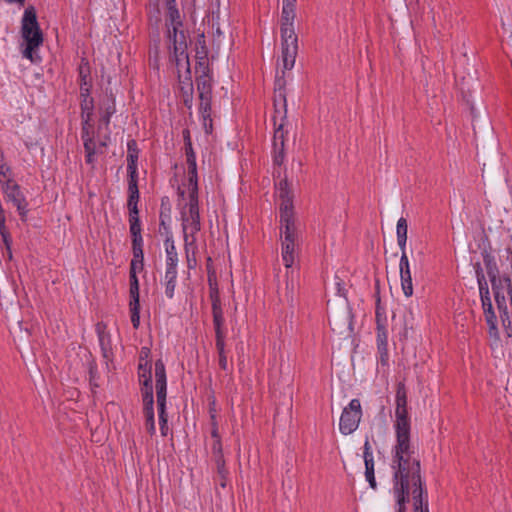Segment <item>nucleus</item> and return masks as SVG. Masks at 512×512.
I'll list each match as a JSON object with an SVG mask.
<instances>
[{"instance_id": "13", "label": "nucleus", "mask_w": 512, "mask_h": 512, "mask_svg": "<svg viewBox=\"0 0 512 512\" xmlns=\"http://www.w3.org/2000/svg\"><path fill=\"white\" fill-rule=\"evenodd\" d=\"M279 198L281 199L279 211L280 217L287 212L288 215L293 216V202L292 195L289 190V185L286 179L281 180L278 185Z\"/></svg>"}, {"instance_id": "38", "label": "nucleus", "mask_w": 512, "mask_h": 512, "mask_svg": "<svg viewBox=\"0 0 512 512\" xmlns=\"http://www.w3.org/2000/svg\"><path fill=\"white\" fill-rule=\"evenodd\" d=\"M130 233L131 236H137L141 234V225L138 214H129Z\"/></svg>"}, {"instance_id": "8", "label": "nucleus", "mask_w": 512, "mask_h": 512, "mask_svg": "<svg viewBox=\"0 0 512 512\" xmlns=\"http://www.w3.org/2000/svg\"><path fill=\"white\" fill-rule=\"evenodd\" d=\"M154 373L158 411H163L166 410L167 384L165 366L162 360L155 362Z\"/></svg>"}, {"instance_id": "30", "label": "nucleus", "mask_w": 512, "mask_h": 512, "mask_svg": "<svg viewBox=\"0 0 512 512\" xmlns=\"http://www.w3.org/2000/svg\"><path fill=\"white\" fill-rule=\"evenodd\" d=\"M211 98L212 95H200L199 100V111L201 113L202 119H208L211 115Z\"/></svg>"}, {"instance_id": "1", "label": "nucleus", "mask_w": 512, "mask_h": 512, "mask_svg": "<svg viewBox=\"0 0 512 512\" xmlns=\"http://www.w3.org/2000/svg\"><path fill=\"white\" fill-rule=\"evenodd\" d=\"M396 444L393 448L392 469L394 494L399 506L397 512H404V503L410 494L424 492L420 460L410 442V421L407 411V395L404 383L396 391L395 410Z\"/></svg>"}, {"instance_id": "39", "label": "nucleus", "mask_w": 512, "mask_h": 512, "mask_svg": "<svg viewBox=\"0 0 512 512\" xmlns=\"http://www.w3.org/2000/svg\"><path fill=\"white\" fill-rule=\"evenodd\" d=\"M143 260L144 255L140 254V257H136V254H133V259L130 264V272L129 275H137V271H141L143 269Z\"/></svg>"}, {"instance_id": "18", "label": "nucleus", "mask_w": 512, "mask_h": 512, "mask_svg": "<svg viewBox=\"0 0 512 512\" xmlns=\"http://www.w3.org/2000/svg\"><path fill=\"white\" fill-rule=\"evenodd\" d=\"M127 172L128 177L138 176L137 173V161H138V149L135 140H130L127 144Z\"/></svg>"}, {"instance_id": "61", "label": "nucleus", "mask_w": 512, "mask_h": 512, "mask_svg": "<svg viewBox=\"0 0 512 512\" xmlns=\"http://www.w3.org/2000/svg\"><path fill=\"white\" fill-rule=\"evenodd\" d=\"M213 26L216 25V34L218 36L222 35V31H221V26L223 24H225L226 22H223V21H217V20H213Z\"/></svg>"}, {"instance_id": "7", "label": "nucleus", "mask_w": 512, "mask_h": 512, "mask_svg": "<svg viewBox=\"0 0 512 512\" xmlns=\"http://www.w3.org/2000/svg\"><path fill=\"white\" fill-rule=\"evenodd\" d=\"M2 189L7 200L11 201L16 206L19 215L24 218L27 213V202L21 192L20 186L12 178H7Z\"/></svg>"}, {"instance_id": "62", "label": "nucleus", "mask_w": 512, "mask_h": 512, "mask_svg": "<svg viewBox=\"0 0 512 512\" xmlns=\"http://www.w3.org/2000/svg\"><path fill=\"white\" fill-rule=\"evenodd\" d=\"M183 137H184V141H185V143H186V142H188V141H191V139H190V132H189V130H184V131H183Z\"/></svg>"}, {"instance_id": "64", "label": "nucleus", "mask_w": 512, "mask_h": 512, "mask_svg": "<svg viewBox=\"0 0 512 512\" xmlns=\"http://www.w3.org/2000/svg\"><path fill=\"white\" fill-rule=\"evenodd\" d=\"M89 372H90V378H91V380H93L95 378V374H96L95 368L93 366H91Z\"/></svg>"}, {"instance_id": "14", "label": "nucleus", "mask_w": 512, "mask_h": 512, "mask_svg": "<svg viewBox=\"0 0 512 512\" xmlns=\"http://www.w3.org/2000/svg\"><path fill=\"white\" fill-rule=\"evenodd\" d=\"M185 153H186L187 172H188L187 185H191L192 183L198 184L196 157H195V153L192 148L191 141H188L185 143Z\"/></svg>"}, {"instance_id": "44", "label": "nucleus", "mask_w": 512, "mask_h": 512, "mask_svg": "<svg viewBox=\"0 0 512 512\" xmlns=\"http://www.w3.org/2000/svg\"><path fill=\"white\" fill-rule=\"evenodd\" d=\"M210 413H211V425H212L211 435L214 438V440L220 439V435L218 433L215 409L213 407L210 408Z\"/></svg>"}, {"instance_id": "19", "label": "nucleus", "mask_w": 512, "mask_h": 512, "mask_svg": "<svg viewBox=\"0 0 512 512\" xmlns=\"http://www.w3.org/2000/svg\"><path fill=\"white\" fill-rule=\"evenodd\" d=\"M387 339L388 335L385 324H379V326H377V346L380 354V361L383 365L388 362Z\"/></svg>"}, {"instance_id": "50", "label": "nucleus", "mask_w": 512, "mask_h": 512, "mask_svg": "<svg viewBox=\"0 0 512 512\" xmlns=\"http://www.w3.org/2000/svg\"><path fill=\"white\" fill-rule=\"evenodd\" d=\"M90 119H82V139L84 140L85 137H92L90 130L92 129V126L90 125Z\"/></svg>"}, {"instance_id": "40", "label": "nucleus", "mask_w": 512, "mask_h": 512, "mask_svg": "<svg viewBox=\"0 0 512 512\" xmlns=\"http://www.w3.org/2000/svg\"><path fill=\"white\" fill-rule=\"evenodd\" d=\"M142 244L143 239L141 234L137 236H132V250L133 254H136V257H140V254H143Z\"/></svg>"}, {"instance_id": "42", "label": "nucleus", "mask_w": 512, "mask_h": 512, "mask_svg": "<svg viewBox=\"0 0 512 512\" xmlns=\"http://www.w3.org/2000/svg\"><path fill=\"white\" fill-rule=\"evenodd\" d=\"M215 463L217 466V472H218L219 478L224 479L227 475V470L225 468V460H224L223 455L216 456Z\"/></svg>"}, {"instance_id": "51", "label": "nucleus", "mask_w": 512, "mask_h": 512, "mask_svg": "<svg viewBox=\"0 0 512 512\" xmlns=\"http://www.w3.org/2000/svg\"><path fill=\"white\" fill-rule=\"evenodd\" d=\"M482 307L485 313L493 312L492 302L490 296H485L481 298Z\"/></svg>"}, {"instance_id": "34", "label": "nucleus", "mask_w": 512, "mask_h": 512, "mask_svg": "<svg viewBox=\"0 0 512 512\" xmlns=\"http://www.w3.org/2000/svg\"><path fill=\"white\" fill-rule=\"evenodd\" d=\"M283 125L284 121H280L278 127L276 128L274 132V149L277 150L278 148H284V131H283Z\"/></svg>"}, {"instance_id": "5", "label": "nucleus", "mask_w": 512, "mask_h": 512, "mask_svg": "<svg viewBox=\"0 0 512 512\" xmlns=\"http://www.w3.org/2000/svg\"><path fill=\"white\" fill-rule=\"evenodd\" d=\"M22 37L26 42L24 57L34 62L33 52L42 44L43 36L37 22L36 11L32 6L26 8L22 18Z\"/></svg>"}, {"instance_id": "48", "label": "nucleus", "mask_w": 512, "mask_h": 512, "mask_svg": "<svg viewBox=\"0 0 512 512\" xmlns=\"http://www.w3.org/2000/svg\"><path fill=\"white\" fill-rule=\"evenodd\" d=\"M84 148H85L86 154H95V144L92 140V137L84 136Z\"/></svg>"}, {"instance_id": "54", "label": "nucleus", "mask_w": 512, "mask_h": 512, "mask_svg": "<svg viewBox=\"0 0 512 512\" xmlns=\"http://www.w3.org/2000/svg\"><path fill=\"white\" fill-rule=\"evenodd\" d=\"M480 297L490 296L489 287L487 281L478 283Z\"/></svg>"}, {"instance_id": "15", "label": "nucleus", "mask_w": 512, "mask_h": 512, "mask_svg": "<svg viewBox=\"0 0 512 512\" xmlns=\"http://www.w3.org/2000/svg\"><path fill=\"white\" fill-rule=\"evenodd\" d=\"M138 176H133V178L128 177V210L129 214H138L137 203L139 200V190H138Z\"/></svg>"}, {"instance_id": "16", "label": "nucleus", "mask_w": 512, "mask_h": 512, "mask_svg": "<svg viewBox=\"0 0 512 512\" xmlns=\"http://www.w3.org/2000/svg\"><path fill=\"white\" fill-rule=\"evenodd\" d=\"M196 68V73L198 74L196 78V85L197 90L200 95H212V85H211V78L208 75L209 69H200L199 67Z\"/></svg>"}, {"instance_id": "21", "label": "nucleus", "mask_w": 512, "mask_h": 512, "mask_svg": "<svg viewBox=\"0 0 512 512\" xmlns=\"http://www.w3.org/2000/svg\"><path fill=\"white\" fill-rule=\"evenodd\" d=\"M212 314L216 341H225V334L223 331L224 317L222 308L218 306H216V308H212Z\"/></svg>"}, {"instance_id": "41", "label": "nucleus", "mask_w": 512, "mask_h": 512, "mask_svg": "<svg viewBox=\"0 0 512 512\" xmlns=\"http://www.w3.org/2000/svg\"><path fill=\"white\" fill-rule=\"evenodd\" d=\"M131 312V322L135 329L139 327L140 324V305H129Z\"/></svg>"}, {"instance_id": "31", "label": "nucleus", "mask_w": 512, "mask_h": 512, "mask_svg": "<svg viewBox=\"0 0 512 512\" xmlns=\"http://www.w3.org/2000/svg\"><path fill=\"white\" fill-rule=\"evenodd\" d=\"M413 500L414 512H429L428 501L423 499V492L410 494Z\"/></svg>"}, {"instance_id": "10", "label": "nucleus", "mask_w": 512, "mask_h": 512, "mask_svg": "<svg viewBox=\"0 0 512 512\" xmlns=\"http://www.w3.org/2000/svg\"><path fill=\"white\" fill-rule=\"evenodd\" d=\"M285 80L282 77H277L275 81V97H274V123L276 124L277 119L285 121L287 117V102L286 94L284 90Z\"/></svg>"}, {"instance_id": "22", "label": "nucleus", "mask_w": 512, "mask_h": 512, "mask_svg": "<svg viewBox=\"0 0 512 512\" xmlns=\"http://www.w3.org/2000/svg\"><path fill=\"white\" fill-rule=\"evenodd\" d=\"M90 68L88 62L84 59L81 62L79 67V76H80V94L81 96H88L90 94V82H89Z\"/></svg>"}, {"instance_id": "59", "label": "nucleus", "mask_w": 512, "mask_h": 512, "mask_svg": "<svg viewBox=\"0 0 512 512\" xmlns=\"http://www.w3.org/2000/svg\"><path fill=\"white\" fill-rule=\"evenodd\" d=\"M99 341H100V345L102 347V352H103V356L105 358H108V349L105 347V335L104 334H100L99 335Z\"/></svg>"}, {"instance_id": "12", "label": "nucleus", "mask_w": 512, "mask_h": 512, "mask_svg": "<svg viewBox=\"0 0 512 512\" xmlns=\"http://www.w3.org/2000/svg\"><path fill=\"white\" fill-rule=\"evenodd\" d=\"M399 270L402 291L406 297H411L413 295V282L407 253H401Z\"/></svg>"}, {"instance_id": "45", "label": "nucleus", "mask_w": 512, "mask_h": 512, "mask_svg": "<svg viewBox=\"0 0 512 512\" xmlns=\"http://www.w3.org/2000/svg\"><path fill=\"white\" fill-rule=\"evenodd\" d=\"M7 178H11L10 168L4 163H0V184L5 185Z\"/></svg>"}, {"instance_id": "53", "label": "nucleus", "mask_w": 512, "mask_h": 512, "mask_svg": "<svg viewBox=\"0 0 512 512\" xmlns=\"http://www.w3.org/2000/svg\"><path fill=\"white\" fill-rule=\"evenodd\" d=\"M212 451H213V454H214L215 458H216V456L223 455L222 454V445H221V440L220 439L214 440V444L212 446Z\"/></svg>"}, {"instance_id": "49", "label": "nucleus", "mask_w": 512, "mask_h": 512, "mask_svg": "<svg viewBox=\"0 0 512 512\" xmlns=\"http://www.w3.org/2000/svg\"><path fill=\"white\" fill-rule=\"evenodd\" d=\"M176 286V280H166L165 294L171 299L174 296V290Z\"/></svg>"}, {"instance_id": "55", "label": "nucleus", "mask_w": 512, "mask_h": 512, "mask_svg": "<svg viewBox=\"0 0 512 512\" xmlns=\"http://www.w3.org/2000/svg\"><path fill=\"white\" fill-rule=\"evenodd\" d=\"M274 157V162L277 165H281L284 160V148H278Z\"/></svg>"}, {"instance_id": "23", "label": "nucleus", "mask_w": 512, "mask_h": 512, "mask_svg": "<svg viewBox=\"0 0 512 512\" xmlns=\"http://www.w3.org/2000/svg\"><path fill=\"white\" fill-rule=\"evenodd\" d=\"M407 232H408L407 220L405 218L401 217L397 221V226H396L397 244L399 246V249L401 250V253H407V251H406Z\"/></svg>"}, {"instance_id": "58", "label": "nucleus", "mask_w": 512, "mask_h": 512, "mask_svg": "<svg viewBox=\"0 0 512 512\" xmlns=\"http://www.w3.org/2000/svg\"><path fill=\"white\" fill-rule=\"evenodd\" d=\"M385 322H386V317H382L381 307H380V305H377V308H376V323H377V326H379V324H385Z\"/></svg>"}, {"instance_id": "20", "label": "nucleus", "mask_w": 512, "mask_h": 512, "mask_svg": "<svg viewBox=\"0 0 512 512\" xmlns=\"http://www.w3.org/2000/svg\"><path fill=\"white\" fill-rule=\"evenodd\" d=\"M196 59L197 65L200 69H207L208 67V48L205 43L204 35H200L196 42Z\"/></svg>"}, {"instance_id": "60", "label": "nucleus", "mask_w": 512, "mask_h": 512, "mask_svg": "<svg viewBox=\"0 0 512 512\" xmlns=\"http://www.w3.org/2000/svg\"><path fill=\"white\" fill-rule=\"evenodd\" d=\"M203 127L206 133H211L212 131V119L211 116L208 119H203Z\"/></svg>"}, {"instance_id": "36", "label": "nucleus", "mask_w": 512, "mask_h": 512, "mask_svg": "<svg viewBox=\"0 0 512 512\" xmlns=\"http://www.w3.org/2000/svg\"><path fill=\"white\" fill-rule=\"evenodd\" d=\"M485 319H486V322L489 326V334L491 337H495L497 338L498 337V329H497V318H496V315L493 312H489V313H485Z\"/></svg>"}, {"instance_id": "17", "label": "nucleus", "mask_w": 512, "mask_h": 512, "mask_svg": "<svg viewBox=\"0 0 512 512\" xmlns=\"http://www.w3.org/2000/svg\"><path fill=\"white\" fill-rule=\"evenodd\" d=\"M212 20L228 22L229 0H211Z\"/></svg>"}, {"instance_id": "56", "label": "nucleus", "mask_w": 512, "mask_h": 512, "mask_svg": "<svg viewBox=\"0 0 512 512\" xmlns=\"http://www.w3.org/2000/svg\"><path fill=\"white\" fill-rule=\"evenodd\" d=\"M149 354H150L149 348L143 347L140 351L139 363H144L146 361H149L148 360Z\"/></svg>"}, {"instance_id": "3", "label": "nucleus", "mask_w": 512, "mask_h": 512, "mask_svg": "<svg viewBox=\"0 0 512 512\" xmlns=\"http://www.w3.org/2000/svg\"><path fill=\"white\" fill-rule=\"evenodd\" d=\"M296 1L283 0L281 13V47L282 61L285 70H291L294 67L297 52L298 38L294 31Z\"/></svg>"}, {"instance_id": "63", "label": "nucleus", "mask_w": 512, "mask_h": 512, "mask_svg": "<svg viewBox=\"0 0 512 512\" xmlns=\"http://www.w3.org/2000/svg\"><path fill=\"white\" fill-rule=\"evenodd\" d=\"M86 158L87 162L91 164L94 161V154H87Z\"/></svg>"}, {"instance_id": "26", "label": "nucleus", "mask_w": 512, "mask_h": 512, "mask_svg": "<svg viewBox=\"0 0 512 512\" xmlns=\"http://www.w3.org/2000/svg\"><path fill=\"white\" fill-rule=\"evenodd\" d=\"M296 246V244H281L282 260L287 268H290L294 263Z\"/></svg>"}, {"instance_id": "29", "label": "nucleus", "mask_w": 512, "mask_h": 512, "mask_svg": "<svg viewBox=\"0 0 512 512\" xmlns=\"http://www.w3.org/2000/svg\"><path fill=\"white\" fill-rule=\"evenodd\" d=\"M102 110L103 114L101 116V121L107 126L110 122V117L115 113V102L113 97L107 99V102L103 104Z\"/></svg>"}, {"instance_id": "35", "label": "nucleus", "mask_w": 512, "mask_h": 512, "mask_svg": "<svg viewBox=\"0 0 512 512\" xmlns=\"http://www.w3.org/2000/svg\"><path fill=\"white\" fill-rule=\"evenodd\" d=\"M215 344H216V349L218 351V356H219V366L221 367V369L227 370L228 362H227V357H226V353H225V341H216Z\"/></svg>"}, {"instance_id": "32", "label": "nucleus", "mask_w": 512, "mask_h": 512, "mask_svg": "<svg viewBox=\"0 0 512 512\" xmlns=\"http://www.w3.org/2000/svg\"><path fill=\"white\" fill-rule=\"evenodd\" d=\"M169 212H170V209L167 208V212L162 210L160 213L159 232L162 235H165V238L168 236H172L170 228H169V223H168L169 219H170Z\"/></svg>"}, {"instance_id": "57", "label": "nucleus", "mask_w": 512, "mask_h": 512, "mask_svg": "<svg viewBox=\"0 0 512 512\" xmlns=\"http://www.w3.org/2000/svg\"><path fill=\"white\" fill-rule=\"evenodd\" d=\"M476 278H477V282L478 283L486 281L484 272H483V270H482V268H481L479 263L476 265Z\"/></svg>"}, {"instance_id": "9", "label": "nucleus", "mask_w": 512, "mask_h": 512, "mask_svg": "<svg viewBox=\"0 0 512 512\" xmlns=\"http://www.w3.org/2000/svg\"><path fill=\"white\" fill-rule=\"evenodd\" d=\"M138 378L141 385L142 401L149 404V401H154L152 386V365L150 361L139 363Z\"/></svg>"}, {"instance_id": "27", "label": "nucleus", "mask_w": 512, "mask_h": 512, "mask_svg": "<svg viewBox=\"0 0 512 512\" xmlns=\"http://www.w3.org/2000/svg\"><path fill=\"white\" fill-rule=\"evenodd\" d=\"M165 247L167 253V266H177L178 256L172 236L165 238Z\"/></svg>"}, {"instance_id": "37", "label": "nucleus", "mask_w": 512, "mask_h": 512, "mask_svg": "<svg viewBox=\"0 0 512 512\" xmlns=\"http://www.w3.org/2000/svg\"><path fill=\"white\" fill-rule=\"evenodd\" d=\"M365 477L372 489H376V480L374 475V461L365 463Z\"/></svg>"}, {"instance_id": "33", "label": "nucleus", "mask_w": 512, "mask_h": 512, "mask_svg": "<svg viewBox=\"0 0 512 512\" xmlns=\"http://www.w3.org/2000/svg\"><path fill=\"white\" fill-rule=\"evenodd\" d=\"M83 98L81 102L82 119H91L93 110V98L88 96H81Z\"/></svg>"}, {"instance_id": "6", "label": "nucleus", "mask_w": 512, "mask_h": 512, "mask_svg": "<svg viewBox=\"0 0 512 512\" xmlns=\"http://www.w3.org/2000/svg\"><path fill=\"white\" fill-rule=\"evenodd\" d=\"M362 408L359 399H352L340 416L339 430L343 435L352 434L359 426Z\"/></svg>"}, {"instance_id": "47", "label": "nucleus", "mask_w": 512, "mask_h": 512, "mask_svg": "<svg viewBox=\"0 0 512 512\" xmlns=\"http://www.w3.org/2000/svg\"><path fill=\"white\" fill-rule=\"evenodd\" d=\"M210 298L212 301V308H216V306L221 307V301L219 297V292L217 288H211Z\"/></svg>"}, {"instance_id": "2", "label": "nucleus", "mask_w": 512, "mask_h": 512, "mask_svg": "<svg viewBox=\"0 0 512 512\" xmlns=\"http://www.w3.org/2000/svg\"><path fill=\"white\" fill-rule=\"evenodd\" d=\"M166 26L169 49L172 50L171 60L177 67L189 65L187 55V37L183 29L181 15L175 6V0H165Z\"/></svg>"}, {"instance_id": "46", "label": "nucleus", "mask_w": 512, "mask_h": 512, "mask_svg": "<svg viewBox=\"0 0 512 512\" xmlns=\"http://www.w3.org/2000/svg\"><path fill=\"white\" fill-rule=\"evenodd\" d=\"M363 458H364V462L365 463L366 462L374 461L373 454H372V451H371V445H370V442H369L368 438H366L365 443H364Z\"/></svg>"}, {"instance_id": "28", "label": "nucleus", "mask_w": 512, "mask_h": 512, "mask_svg": "<svg viewBox=\"0 0 512 512\" xmlns=\"http://www.w3.org/2000/svg\"><path fill=\"white\" fill-rule=\"evenodd\" d=\"M130 278V303L129 305H140L139 303V281L137 275H129Z\"/></svg>"}, {"instance_id": "4", "label": "nucleus", "mask_w": 512, "mask_h": 512, "mask_svg": "<svg viewBox=\"0 0 512 512\" xmlns=\"http://www.w3.org/2000/svg\"><path fill=\"white\" fill-rule=\"evenodd\" d=\"M189 197V203L183 208L181 212L182 227L184 233L185 250L187 254V260L190 264V250L194 254L195 235L201 229L200 215H199V201H198V184L192 183L186 185Z\"/></svg>"}, {"instance_id": "43", "label": "nucleus", "mask_w": 512, "mask_h": 512, "mask_svg": "<svg viewBox=\"0 0 512 512\" xmlns=\"http://www.w3.org/2000/svg\"><path fill=\"white\" fill-rule=\"evenodd\" d=\"M158 413H159V423H160L161 434L163 436H166L168 433V425H167L168 417L166 414V410L158 411Z\"/></svg>"}, {"instance_id": "11", "label": "nucleus", "mask_w": 512, "mask_h": 512, "mask_svg": "<svg viewBox=\"0 0 512 512\" xmlns=\"http://www.w3.org/2000/svg\"><path fill=\"white\" fill-rule=\"evenodd\" d=\"M280 238L281 244H296L298 242V230L295 224V217L287 212L280 217Z\"/></svg>"}, {"instance_id": "25", "label": "nucleus", "mask_w": 512, "mask_h": 512, "mask_svg": "<svg viewBox=\"0 0 512 512\" xmlns=\"http://www.w3.org/2000/svg\"><path fill=\"white\" fill-rule=\"evenodd\" d=\"M154 401L143 402L144 415L146 417V429L149 434L153 435L155 433V422H154V410H153Z\"/></svg>"}, {"instance_id": "52", "label": "nucleus", "mask_w": 512, "mask_h": 512, "mask_svg": "<svg viewBox=\"0 0 512 512\" xmlns=\"http://www.w3.org/2000/svg\"><path fill=\"white\" fill-rule=\"evenodd\" d=\"M177 266H167L165 273V280H176L177 277Z\"/></svg>"}, {"instance_id": "24", "label": "nucleus", "mask_w": 512, "mask_h": 512, "mask_svg": "<svg viewBox=\"0 0 512 512\" xmlns=\"http://www.w3.org/2000/svg\"><path fill=\"white\" fill-rule=\"evenodd\" d=\"M484 263L487 271V275L491 283L502 280V276L499 275V270L496 262L490 256H485Z\"/></svg>"}]
</instances>
